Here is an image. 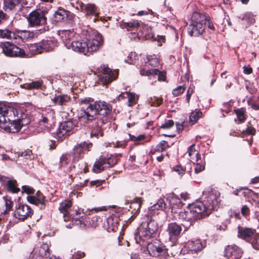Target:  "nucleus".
Segmentation results:
<instances>
[{"label": "nucleus", "instance_id": "obj_57", "mask_svg": "<svg viewBox=\"0 0 259 259\" xmlns=\"http://www.w3.org/2000/svg\"><path fill=\"white\" fill-rule=\"evenodd\" d=\"M149 103L152 106H159L162 103V100L154 98V99L151 98Z\"/></svg>", "mask_w": 259, "mask_h": 259}, {"label": "nucleus", "instance_id": "obj_49", "mask_svg": "<svg viewBox=\"0 0 259 259\" xmlns=\"http://www.w3.org/2000/svg\"><path fill=\"white\" fill-rule=\"evenodd\" d=\"M91 136H102L103 135L102 128L99 126V123H96V125L93 127V129L91 133Z\"/></svg>", "mask_w": 259, "mask_h": 259}, {"label": "nucleus", "instance_id": "obj_22", "mask_svg": "<svg viewBox=\"0 0 259 259\" xmlns=\"http://www.w3.org/2000/svg\"><path fill=\"white\" fill-rule=\"evenodd\" d=\"M255 232L254 229L239 226L238 227L237 236L249 242Z\"/></svg>", "mask_w": 259, "mask_h": 259}, {"label": "nucleus", "instance_id": "obj_52", "mask_svg": "<svg viewBox=\"0 0 259 259\" xmlns=\"http://www.w3.org/2000/svg\"><path fill=\"white\" fill-rule=\"evenodd\" d=\"M186 88L184 85L179 86L172 91V95L176 97L182 94L185 91Z\"/></svg>", "mask_w": 259, "mask_h": 259}, {"label": "nucleus", "instance_id": "obj_43", "mask_svg": "<svg viewBox=\"0 0 259 259\" xmlns=\"http://www.w3.org/2000/svg\"><path fill=\"white\" fill-rule=\"evenodd\" d=\"M239 19L242 21H246L247 25L253 23L255 21L254 19L253 18L252 15L249 12L245 13L240 16Z\"/></svg>", "mask_w": 259, "mask_h": 259}, {"label": "nucleus", "instance_id": "obj_8", "mask_svg": "<svg viewBox=\"0 0 259 259\" xmlns=\"http://www.w3.org/2000/svg\"><path fill=\"white\" fill-rule=\"evenodd\" d=\"M2 49L4 54L8 57L25 58L28 56L23 49L9 41L3 44Z\"/></svg>", "mask_w": 259, "mask_h": 259}, {"label": "nucleus", "instance_id": "obj_60", "mask_svg": "<svg viewBox=\"0 0 259 259\" xmlns=\"http://www.w3.org/2000/svg\"><path fill=\"white\" fill-rule=\"evenodd\" d=\"M23 191L26 193L27 194H32L34 192V189L28 186H23L22 187Z\"/></svg>", "mask_w": 259, "mask_h": 259}, {"label": "nucleus", "instance_id": "obj_9", "mask_svg": "<svg viewBox=\"0 0 259 259\" xmlns=\"http://www.w3.org/2000/svg\"><path fill=\"white\" fill-rule=\"evenodd\" d=\"M87 55H90L93 52L98 50L103 43L102 36L100 34H97L90 37L87 40Z\"/></svg>", "mask_w": 259, "mask_h": 259}, {"label": "nucleus", "instance_id": "obj_32", "mask_svg": "<svg viewBox=\"0 0 259 259\" xmlns=\"http://www.w3.org/2000/svg\"><path fill=\"white\" fill-rule=\"evenodd\" d=\"M72 205V203L69 200H65L60 203L59 209L60 211L63 213V217L64 218L65 221H66V217H68V215L69 213V211L70 209V207Z\"/></svg>", "mask_w": 259, "mask_h": 259}, {"label": "nucleus", "instance_id": "obj_64", "mask_svg": "<svg viewBox=\"0 0 259 259\" xmlns=\"http://www.w3.org/2000/svg\"><path fill=\"white\" fill-rule=\"evenodd\" d=\"M148 63L149 65L152 66H156L159 63L158 60L156 58H149L147 57Z\"/></svg>", "mask_w": 259, "mask_h": 259}, {"label": "nucleus", "instance_id": "obj_20", "mask_svg": "<svg viewBox=\"0 0 259 259\" xmlns=\"http://www.w3.org/2000/svg\"><path fill=\"white\" fill-rule=\"evenodd\" d=\"M94 108L96 110V115L100 114L101 115H106L112 110V107L105 101H96L94 104Z\"/></svg>", "mask_w": 259, "mask_h": 259}, {"label": "nucleus", "instance_id": "obj_24", "mask_svg": "<svg viewBox=\"0 0 259 259\" xmlns=\"http://www.w3.org/2000/svg\"><path fill=\"white\" fill-rule=\"evenodd\" d=\"M113 164L110 163V159L101 157L95 162L93 170L96 173H99L105 168L110 167Z\"/></svg>", "mask_w": 259, "mask_h": 259}, {"label": "nucleus", "instance_id": "obj_19", "mask_svg": "<svg viewBox=\"0 0 259 259\" xmlns=\"http://www.w3.org/2000/svg\"><path fill=\"white\" fill-rule=\"evenodd\" d=\"M242 253V249L236 245H228L225 249V255L228 259H239Z\"/></svg>", "mask_w": 259, "mask_h": 259}, {"label": "nucleus", "instance_id": "obj_1", "mask_svg": "<svg viewBox=\"0 0 259 259\" xmlns=\"http://www.w3.org/2000/svg\"><path fill=\"white\" fill-rule=\"evenodd\" d=\"M29 112L24 106L18 108L0 103V127L10 133L18 132L21 127L29 123Z\"/></svg>", "mask_w": 259, "mask_h": 259}, {"label": "nucleus", "instance_id": "obj_16", "mask_svg": "<svg viewBox=\"0 0 259 259\" xmlns=\"http://www.w3.org/2000/svg\"><path fill=\"white\" fill-rule=\"evenodd\" d=\"M55 112L54 110L48 109L43 111L41 113V118L39 119V124H45V127L49 130L54 123Z\"/></svg>", "mask_w": 259, "mask_h": 259}, {"label": "nucleus", "instance_id": "obj_11", "mask_svg": "<svg viewBox=\"0 0 259 259\" xmlns=\"http://www.w3.org/2000/svg\"><path fill=\"white\" fill-rule=\"evenodd\" d=\"M118 76L116 70H112L109 68L106 67L103 70V72L99 76L98 83L107 85L115 80Z\"/></svg>", "mask_w": 259, "mask_h": 259}, {"label": "nucleus", "instance_id": "obj_15", "mask_svg": "<svg viewBox=\"0 0 259 259\" xmlns=\"http://www.w3.org/2000/svg\"><path fill=\"white\" fill-rule=\"evenodd\" d=\"M91 143L82 142L77 144L73 148L72 155V162H75L79 160L82 157V155L92 147Z\"/></svg>", "mask_w": 259, "mask_h": 259}, {"label": "nucleus", "instance_id": "obj_41", "mask_svg": "<svg viewBox=\"0 0 259 259\" xmlns=\"http://www.w3.org/2000/svg\"><path fill=\"white\" fill-rule=\"evenodd\" d=\"M202 115V113L199 110L192 111L189 116V122L191 124H195Z\"/></svg>", "mask_w": 259, "mask_h": 259}, {"label": "nucleus", "instance_id": "obj_17", "mask_svg": "<svg viewBox=\"0 0 259 259\" xmlns=\"http://www.w3.org/2000/svg\"><path fill=\"white\" fill-rule=\"evenodd\" d=\"M76 123L75 121L72 120H68L61 122L56 132L58 138L61 140L62 137L73 130Z\"/></svg>", "mask_w": 259, "mask_h": 259}, {"label": "nucleus", "instance_id": "obj_39", "mask_svg": "<svg viewBox=\"0 0 259 259\" xmlns=\"http://www.w3.org/2000/svg\"><path fill=\"white\" fill-rule=\"evenodd\" d=\"M72 160V155L69 154H64L60 158L59 168H63L67 165Z\"/></svg>", "mask_w": 259, "mask_h": 259}, {"label": "nucleus", "instance_id": "obj_40", "mask_svg": "<svg viewBox=\"0 0 259 259\" xmlns=\"http://www.w3.org/2000/svg\"><path fill=\"white\" fill-rule=\"evenodd\" d=\"M127 98H128V106H132L137 103L139 97L136 94L131 92H125Z\"/></svg>", "mask_w": 259, "mask_h": 259}, {"label": "nucleus", "instance_id": "obj_29", "mask_svg": "<svg viewBox=\"0 0 259 259\" xmlns=\"http://www.w3.org/2000/svg\"><path fill=\"white\" fill-rule=\"evenodd\" d=\"M166 200L168 202L172 211L176 208H181L183 205L180 198L174 193L169 194L166 197Z\"/></svg>", "mask_w": 259, "mask_h": 259}, {"label": "nucleus", "instance_id": "obj_21", "mask_svg": "<svg viewBox=\"0 0 259 259\" xmlns=\"http://www.w3.org/2000/svg\"><path fill=\"white\" fill-rule=\"evenodd\" d=\"M178 219L182 222V225L188 228L192 225L194 220L190 213V211L188 208L187 210L181 211L178 213Z\"/></svg>", "mask_w": 259, "mask_h": 259}, {"label": "nucleus", "instance_id": "obj_2", "mask_svg": "<svg viewBox=\"0 0 259 259\" xmlns=\"http://www.w3.org/2000/svg\"><path fill=\"white\" fill-rule=\"evenodd\" d=\"M158 230L157 223L152 220L143 222L135 233V239L137 244L146 245L149 239L154 237Z\"/></svg>", "mask_w": 259, "mask_h": 259}, {"label": "nucleus", "instance_id": "obj_56", "mask_svg": "<svg viewBox=\"0 0 259 259\" xmlns=\"http://www.w3.org/2000/svg\"><path fill=\"white\" fill-rule=\"evenodd\" d=\"M87 163L83 161H80L78 163V172L85 173L87 171Z\"/></svg>", "mask_w": 259, "mask_h": 259}, {"label": "nucleus", "instance_id": "obj_63", "mask_svg": "<svg viewBox=\"0 0 259 259\" xmlns=\"http://www.w3.org/2000/svg\"><path fill=\"white\" fill-rule=\"evenodd\" d=\"M255 133V129L252 127H248L245 131H243V134L254 135Z\"/></svg>", "mask_w": 259, "mask_h": 259}, {"label": "nucleus", "instance_id": "obj_30", "mask_svg": "<svg viewBox=\"0 0 259 259\" xmlns=\"http://www.w3.org/2000/svg\"><path fill=\"white\" fill-rule=\"evenodd\" d=\"M119 219L116 215L109 216L106 220V224H104L107 227V231H116L119 226Z\"/></svg>", "mask_w": 259, "mask_h": 259}, {"label": "nucleus", "instance_id": "obj_36", "mask_svg": "<svg viewBox=\"0 0 259 259\" xmlns=\"http://www.w3.org/2000/svg\"><path fill=\"white\" fill-rule=\"evenodd\" d=\"M21 0H4V8L13 10L21 3Z\"/></svg>", "mask_w": 259, "mask_h": 259}, {"label": "nucleus", "instance_id": "obj_31", "mask_svg": "<svg viewBox=\"0 0 259 259\" xmlns=\"http://www.w3.org/2000/svg\"><path fill=\"white\" fill-rule=\"evenodd\" d=\"M205 246V243H202L200 240L189 241L186 244V247L191 253L201 251Z\"/></svg>", "mask_w": 259, "mask_h": 259}, {"label": "nucleus", "instance_id": "obj_47", "mask_svg": "<svg viewBox=\"0 0 259 259\" xmlns=\"http://www.w3.org/2000/svg\"><path fill=\"white\" fill-rule=\"evenodd\" d=\"M66 16V13L65 11L59 10L56 11L54 14L55 20L56 22H59L63 20Z\"/></svg>", "mask_w": 259, "mask_h": 259}, {"label": "nucleus", "instance_id": "obj_18", "mask_svg": "<svg viewBox=\"0 0 259 259\" xmlns=\"http://www.w3.org/2000/svg\"><path fill=\"white\" fill-rule=\"evenodd\" d=\"M181 226L176 223H170L168 224L166 232L168 233L169 240L172 242L177 241L182 232Z\"/></svg>", "mask_w": 259, "mask_h": 259}, {"label": "nucleus", "instance_id": "obj_44", "mask_svg": "<svg viewBox=\"0 0 259 259\" xmlns=\"http://www.w3.org/2000/svg\"><path fill=\"white\" fill-rule=\"evenodd\" d=\"M169 147V145L165 141H162L158 144L154 149V153L156 152H160Z\"/></svg>", "mask_w": 259, "mask_h": 259}, {"label": "nucleus", "instance_id": "obj_10", "mask_svg": "<svg viewBox=\"0 0 259 259\" xmlns=\"http://www.w3.org/2000/svg\"><path fill=\"white\" fill-rule=\"evenodd\" d=\"M33 213L31 208L24 204H19L16 206L14 212V217L20 221H24L28 218L31 217Z\"/></svg>", "mask_w": 259, "mask_h": 259}, {"label": "nucleus", "instance_id": "obj_5", "mask_svg": "<svg viewBox=\"0 0 259 259\" xmlns=\"http://www.w3.org/2000/svg\"><path fill=\"white\" fill-rule=\"evenodd\" d=\"M203 196L204 197L203 202L207 207L208 210L211 211L212 210H217L219 208L221 201L219 193L213 191H204Z\"/></svg>", "mask_w": 259, "mask_h": 259}, {"label": "nucleus", "instance_id": "obj_34", "mask_svg": "<svg viewBox=\"0 0 259 259\" xmlns=\"http://www.w3.org/2000/svg\"><path fill=\"white\" fill-rule=\"evenodd\" d=\"M119 25L121 28L126 29L127 31H130L133 29L138 27L140 25V23L138 20H133L129 22L121 21L119 22Z\"/></svg>", "mask_w": 259, "mask_h": 259}, {"label": "nucleus", "instance_id": "obj_58", "mask_svg": "<svg viewBox=\"0 0 259 259\" xmlns=\"http://www.w3.org/2000/svg\"><path fill=\"white\" fill-rule=\"evenodd\" d=\"M188 155L190 157V159H192V156L193 155H196V154L197 152L196 153V150H195V144H192L188 148Z\"/></svg>", "mask_w": 259, "mask_h": 259}, {"label": "nucleus", "instance_id": "obj_46", "mask_svg": "<svg viewBox=\"0 0 259 259\" xmlns=\"http://www.w3.org/2000/svg\"><path fill=\"white\" fill-rule=\"evenodd\" d=\"M250 243L252 247L255 249H259V234L255 233L254 234L253 236L251 238V240H250L249 242Z\"/></svg>", "mask_w": 259, "mask_h": 259}, {"label": "nucleus", "instance_id": "obj_13", "mask_svg": "<svg viewBox=\"0 0 259 259\" xmlns=\"http://www.w3.org/2000/svg\"><path fill=\"white\" fill-rule=\"evenodd\" d=\"M50 255L48 244L43 243L40 246L34 248L28 259H46Z\"/></svg>", "mask_w": 259, "mask_h": 259}, {"label": "nucleus", "instance_id": "obj_37", "mask_svg": "<svg viewBox=\"0 0 259 259\" xmlns=\"http://www.w3.org/2000/svg\"><path fill=\"white\" fill-rule=\"evenodd\" d=\"M201 155L199 153H197L196 154V164L194 168V172L196 174H198L199 172L202 171L205 169V164L204 163L200 160L199 162L198 161L199 160L200 158Z\"/></svg>", "mask_w": 259, "mask_h": 259}, {"label": "nucleus", "instance_id": "obj_45", "mask_svg": "<svg viewBox=\"0 0 259 259\" xmlns=\"http://www.w3.org/2000/svg\"><path fill=\"white\" fill-rule=\"evenodd\" d=\"M15 34L8 29H0V38L10 39L14 37Z\"/></svg>", "mask_w": 259, "mask_h": 259}, {"label": "nucleus", "instance_id": "obj_6", "mask_svg": "<svg viewBox=\"0 0 259 259\" xmlns=\"http://www.w3.org/2000/svg\"><path fill=\"white\" fill-rule=\"evenodd\" d=\"M189 209L194 221L203 219L208 216L211 212V211L208 210L204 203L201 201L197 202L189 205Z\"/></svg>", "mask_w": 259, "mask_h": 259}, {"label": "nucleus", "instance_id": "obj_62", "mask_svg": "<svg viewBox=\"0 0 259 259\" xmlns=\"http://www.w3.org/2000/svg\"><path fill=\"white\" fill-rule=\"evenodd\" d=\"M194 87H190L187 92L186 100L188 103H189L191 96L194 92Z\"/></svg>", "mask_w": 259, "mask_h": 259}, {"label": "nucleus", "instance_id": "obj_48", "mask_svg": "<svg viewBox=\"0 0 259 259\" xmlns=\"http://www.w3.org/2000/svg\"><path fill=\"white\" fill-rule=\"evenodd\" d=\"M42 84V81L40 80H36L32 81L29 83L25 84V88L28 90L36 89L39 88Z\"/></svg>", "mask_w": 259, "mask_h": 259}, {"label": "nucleus", "instance_id": "obj_28", "mask_svg": "<svg viewBox=\"0 0 259 259\" xmlns=\"http://www.w3.org/2000/svg\"><path fill=\"white\" fill-rule=\"evenodd\" d=\"M142 204V199L141 198H135L130 203V208L132 213H133L128 220L131 223L135 218V215L139 213Z\"/></svg>", "mask_w": 259, "mask_h": 259}, {"label": "nucleus", "instance_id": "obj_23", "mask_svg": "<svg viewBox=\"0 0 259 259\" xmlns=\"http://www.w3.org/2000/svg\"><path fill=\"white\" fill-rule=\"evenodd\" d=\"M27 200L29 203L39 206L40 209L44 208L45 205V197L39 191L36 193L35 195L28 196Z\"/></svg>", "mask_w": 259, "mask_h": 259}, {"label": "nucleus", "instance_id": "obj_50", "mask_svg": "<svg viewBox=\"0 0 259 259\" xmlns=\"http://www.w3.org/2000/svg\"><path fill=\"white\" fill-rule=\"evenodd\" d=\"M5 200V205L6 207L5 210H4L3 213L4 214L8 213L12 209L13 202L11 200L8 199L6 197H4Z\"/></svg>", "mask_w": 259, "mask_h": 259}, {"label": "nucleus", "instance_id": "obj_12", "mask_svg": "<svg viewBox=\"0 0 259 259\" xmlns=\"http://www.w3.org/2000/svg\"><path fill=\"white\" fill-rule=\"evenodd\" d=\"M29 25L31 26L42 25L46 23V17L42 11L35 10L29 15L27 18Z\"/></svg>", "mask_w": 259, "mask_h": 259}, {"label": "nucleus", "instance_id": "obj_3", "mask_svg": "<svg viewBox=\"0 0 259 259\" xmlns=\"http://www.w3.org/2000/svg\"><path fill=\"white\" fill-rule=\"evenodd\" d=\"M78 103L81 106L79 118L85 121H91L96 116V110L94 108V99L90 97L79 99Z\"/></svg>", "mask_w": 259, "mask_h": 259}, {"label": "nucleus", "instance_id": "obj_55", "mask_svg": "<svg viewBox=\"0 0 259 259\" xmlns=\"http://www.w3.org/2000/svg\"><path fill=\"white\" fill-rule=\"evenodd\" d=\"M174 125V122L172 120L169 119L165 121L162 124L160 127L163 129H169Z\"/></svg>", "mask_w": 259, "mask_h": 259}, {"label": "nucleus", "instance_id": "obj_7", "mask_svg": "<svg viewBox=\"0 0 259 259\" xmlns=\"http://www.w3.org/2000/svg\"><path fill=\"white\" fill-rule=\"evenodd\" d=\"M149 254L160 259H166L168 257L167 249L165 247L159 242H148L145 245Z\"/></svg>", "mask_w": 259, "mask_h": 259}, {"label": "nucleus", "instance_id": "obj_59", "mask_svg": "<svg viewBox=\"0 0 259 259\" xmlns=\"http://www.w3.org/2000/svg\"><path fill=\"white\" fill-rule=\"evenodd\" d=\"M240 196L243 195L245 197H249L252 193V191L247 188H240Z\"/></svg>", "mask_w": 259, "mask_h": 259}, {"label": "nucleus", "instance_id": "obj_33", "mask_svg": "<svg viewBox=\"0 0 259 259\" xmlns=\"http://www.w3.org/2000/svg\"><path fill=\"white\" fill-rule=\"evenodd\" d=\"M53 102L60 106L67 105L70 101V96L67 95H60L52 99Z\"/></svg>", "mask_w": 259, "mask_h": 259}, {"label": "nucleus", "instance_id": "obj_51", "mask_svg": "<svg viewBox=\"0 0 259 259\" xmlns=\"http://www.w3.org/2000/svg\"><path fill=\"white\" fill-rule=\"evenodd\" d=\"M71 259H80L85 255L83 252L79 250L75 251L74 250V252L71 250Z\"/></svg>", "mask_w": 259, "mask_h": 259}, {"label": "nucleus", "instance_id": "obj_25", "mask_svg": "<svg viewBox=\"0 0 259 259\" xmlns=\"http://www.w3.org/2000/svg\"><path fill=\"white\" fill-rule=\"evenodd\" d=\"M59 35L67 48L70 49L71 40L74 37L75 34L73 31L64 30L59 31Z\"/></svg>", "mask_w": 259, "mask_h": 259}, {"label": "nucleus", "instance_id": "obj_42", "mask_svg": "<svg viewBox=\"0 0 259 259\" xmlns=\"http://www.w3.org/2000/svg\"><path fill=\"white\" fill-rule=\"evenodd\" d=\"M147 75H157L158 79L160 80L164 81L165 80L166 77L165 75V73L163 72H160L157 69H152L150 70H148L147 72Z\"/></svg>", "mask_w": 259, "mask_h": 259}, {"label": "nucleus", "instance_id": "obj_27", "mask_svg": "<svg viewBox=\"0 0 259 259\" xmlns=\"http://www.w3.org/2000/svg\"><path fill=\"white\" fill-rule=\"evenodd\" d=\"M86 41L84 40H77L72 41L70 46V49H71L74 52L82 53L87 55Z\"/></svg>", "mask_w": 259, "mask_h": 259}, {"label": "nucleus", "instance_id": "obj_54", "mask_svg": "<svg viewBox=\"0 0 259 259\" xmlns=\"http://www.w3.org/2000/svg\"><path fill=\"white\" fill-rule=\"evenodd\" d=\"M237 118L240 122L244 121L246 119L245 115L242 109L235 110Z\"/></svg>", "mask_w": 259, "mask_h": 259}, {"label": "nucleus", "instance_id": "obj_4", "mask_svg": "<svg viewBox=\"0 0 259 259\" xmlns=\"http://www.w3.org/2000/svg\"><path fill=\"white\" fill-rule=\"evenodd\" d=\"M206 16L197 12L193 13L192 16V23L188 27V33L191 36H198L204 30V21Z\"/></svg>", "mask_w": 259, "mask_h": 259}, {"label": "nucleus", "instance_id": "obj_14", "mask_svg": "<svg viewBox=\"0 0 259 259\" xmlns=\"http://www.w3.org/2000/svg\"><path fill=\"white\" fill-rule=\"evenodd\" d=\"M56 46V42L52 39L42 40L41 41L33 44L31 48L36 54H39L44 51L52 50Z\"/></svg>", "mask_w": 259, "mask_h": 259}, {"label": "nucleus", "instance_id": "obj_61", "mask_svg": "<svg viewBox=\"0 0 259 259\" xmlns=\"http://www.w3.org/2000/svg\"><path fill=\"white\" fill-rule=\"evenodd\" d=\"M206 19L207 20H205L204 21V25H207L208 27L211 29V30H214V27L213 25V24L212 23V22L210 21V18L209 16H206Z\"/></svg>", "mask_w": 259, "mask_h": 259}, {"label": "nucleus", "instance_id": "obj_26", "mask_svg": "<svg viewBox=\"0 0 259 259\" xmlns=\"http://www.w3.org/2000/svg\"><path fill=\"white\" fill-rule=\"evenodd\" d=\"M76 8L77 10H80L81 12L85 13L87 15L97 16L98 15L97 7L94 4H88L84 5L83 3H81L79 4V6H76Z\"/></svg>", "mask_w": 259, "mask_h": 259}, {"label": "nucleus", "instance_id": "obj_53", "mask_svg": "<svg viewBox=\"0 0 259 259\" xmlns=\"http://www.w3.org/2000/svg\"><path fill=\"white\" fill-rule=\"evenodd\" d=\"M173 170L177 172L180 177H182L185 172V168L183 166L180 165L174 166Z\"/></svg>", "mask_w": 259, "mask_h": 259}, {"label": "nucleus", "instance_id": "obj_38", "mask_svg": "<svg viewBox=\"0 0 259 259\" xmlns=\"http://www.w3.org/2000/svg\"><path fill=\"white\" fill-rule=\"evenodd\" d=\"M166 207V204L164 201L163 199H160L158 200V201L154 204L151 207L148 208V210L152 213V211L155 210H163Z\"/></svg>", "mask_w": 259, "mask_h": 259}, {"label": "nucleus", "instance_id": "obj_35", "mask_svg": "<svg viewBox=\"0 0 259 259\" xmlns=\"http://www.w3.org/2000/svg\"><path fill=\"white\" fill-rule=\"evenodd\" d=\"M6 187L9 192L13 193H17L20 190L18 187L17 182L15 180H9L7 182V185Z\"/></svg>", "mask_w": 259, "mask_h": 259}]
</instances>
